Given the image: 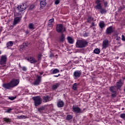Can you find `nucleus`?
Instances as JSON below:
<instances>
[{"label": "nucleus", "instance_id": "obj_27", "mask_svg": "<svg viewBox=\"0 0 125 125\" xmlns=\"http://www.w3.org/2000/svg\"><path fill=\"white\" fill-rule=\"evenodd\" d=\"M6 45L7 48H9V47H11V46L13 45V42H12V41H9L7 42V43H6Z\"/></svg>", "mask_w": 125, "mask_h": 125}, {"label": "nucleus", "instance_id": "obj_44", "mask_svg": "<svg viewBox=\"0 0 125 125\" xmlns=\"http://www.w3.org/2000/svg\"><path fill=\"white\" fill-rule=\"evenodd\" d=\"M122 41H123V42H125V36H124V35H122Z\"/></svg>", "mask_w": 125, "mask_h": 125}, {"label": "nucleus", "instance_id": "obj_21", "mask_svg": "<svg viewBox=\"0 0 125 125\" xmlns=\"http://www.w3.org/2000/svg\"><path fill=\"white\" fill-rule=\"evenodd\" d=\"M54 22V19H52L49 20L48 22V26L49 27H53Z\"/></svg>", "mask_w": 125, "mask_h": 125}, {"label": "nucleus", "instance_id": "obj_14", "mask_svg": "<svg viewBox=\"0 0 125 125\" xmlns=\"http://www.w3.org/2000/svg\"><path fill=\"white\" fill-rule=\"evenodd\" d=\"M103 48H107L108 46H109V41L107 40V39L104 40L103 42Z\"/></svg>", "mask_w": 125, "mask_h": 125}, {"label": "nucleus", "instance_id": "obj_38", "mask_svg": "<svg viewBox=\"0 0 125 125\" xmlns=\"http://www.w3.org/2000/svg\"><path fill=\"white\" fill-rule=\"evenodd\" d=\"M12 110H13V109L9 108L6 111H5V113H8V114H10Z\"/></svg>", "mask_w": 125, "mask_h": 125}, {"label": "nucleus", "instance_id": "obj_10", "mask_svg": "<svg viewBox=\"0 0 125 125\" xmlns=\"http://www.w3.org/2000/svg\"><path fill=\"white\" fill-rule=\"evenodd\" d=\"M27 6L26 3L22 4L21 5L18 6L17 7V9L19 11V12H22V11H24L26 8H27Z\"/></svg>", "mask_w": 125, "mask_h": 125}, {"label": "nucleus", "instance_id": "obj_47", "mask_svg": "<svg viewBox=\"0 0 125 125\" xmlns=\"http://www.w3.org/2000/svg\"><path fill=\"white\" fill-rule=\"evenodd\" d=\"M95 26V24L94 22H92L91 25L90 26V27H94Z\"/></svg>", "mask_w": 125, "mask_h": 125}, {"label": "nucleus", "instance_id": "obj_41", "mask_svg": "<svg viewBox=\"0 0 125 125\" xmlns=\"http://www.w3.org/2000/svg\"><path fill=\"white\" fill-rule=\"evenodd\" d=\"M8 98L10 99V100H14V99H16V97H10V96H9Z\"/></svg>", "mask_w": 125, "mask_h": 125}, {"label": "nucleus", "instance_id": "obj_33", "mask_svg": "<svg viewBox=\"0 0 125 125\" xmlns=\"http://www.w3.org/2000/svg\"><path fill=\"white\" fill-rule=\"evenodd\" d=\"M28 28H29L30 30H34V29H35L34 24L33 23H29L28 25Z\"/></svg>", "mask_w": 125, "mask_h": 125}, {"label": "nucleus", "instance_id": "obj_32", "mask_svg": "<svg viewBox=\"0 0 125 125\" xmlns=\"http://www.w3.org/2000/svg\"><path fill=\"white\" fill-rule=\"evenodd\" d=\"M3 120L6 123H10L11 122V119L7 117L3 118Z\"/></svg>", "mask_w": 125, "mask_h": 125}, {"label": "nucleus", "instance_id": "obj_2", "mask_svg": "<svg viewBox=\"0 0 125 125\" xmlns=\"http://www.w3.org/2000/svg\"><path fill=\"white\" fill-rule=\"evenodd\" d=\"M109 90L110 92H111V97L114 98V97H116V96H117V92L118 90H119V89H118L116 85H113L109 87Z\"/></svg>", "mask_w": 125, "mask_h": 125}, {"label": "nucleus", "instance_id": "obj_9", "mask_svg": "<svg viewBox=\"0 0 125 125\" xmlns=\"http://www.w3.org/2000/svg\"><path fill=\"white\" fill-rule=\"evenodd\" d=\"M7 60V57L6 55H2L0 60V65H5L6 64V61Z\"/></svg>", "mask_w": 125, "mask_h": 125}, {"label": "nucleus", "instance_id": "obj_12", "mask_svg": "<svg viewBox=\"0 0 125 125\" xmlns=\"http://www.w3.org/2000/svg\"><path fill=\"white\" fill-rule=\"evenodd\" d=\"M123 84H124V82L120 79L116 83V85H115V86H116L117 89L121 90L122 86H123Z\"/></svg>", "mask_w": 125, "mask_h": 125}, {"label": "nucleus", "instance_id": "obj_46", "mask_svg": "<svg viewBox=\"0 0 125 125\" xmlns=\"http://www.w3.org/2000/svg\"><path fill=\"white\" fill-rule=\"evenodd\" d=\"M25 33L26 35H28V34H30V31L27 30L26 31H25Z\"/></svg>", "mask_w": 125, "mask_h": 125}, {"label": "nucleus", "instance_id": "obj_29", "mask_svg": "<svg viewBox=\"0 0 125 125\" xmlns=\"http://www.w3.org/2000/svg\"><path fill=\"white\" fill-rule=\"evenodd\" d=\"M78 85H79V84L74 83L72 85V89H73V90H77V89H78Z\"/></svg>", "mask_w": 125, "mask_h": 125}, {"label": "nucleus", "instance_id": "obj_39", "mask_svg": "<svg viewBox=\"0 0 125 125\" xmlns=\"http://www.w3.org/2000/svg\"><path fill=\"white\" fill-rule=\"evenodd\" d=\"M120 118L125 120V113H122L120 114Z\"/></svg>", "mask_w": 125, "mask_h": 125}, {"label": "nucleus", "instance_id": "obj_59", "mask_svg": "<svg viewBox=\"0 0 125 125\" xmlns=\"http://www.w3.org/2000/svg\"><path fill=\"white\" fill-rule=\"evenodd\" d=\"M117 59H119V57H118L117 58Z\"/></svg>", "mask_w": 125, "mask_h": 125}, {"label": "nucleus", "instance_id": "obj_50", "mask_svg": "<svg viewBox=\"0 0 125 125\" xmlns=\"http://www.w3.org/2000/svg\"><path fill=\"white\" fill-rule=\"evenodd\" d=\"M60 76V74H59L58 75H54V77H56V78H58Z\"/></svg>", "mask_w": 125, "mask_h": 125}, {"label": "nucleus", "instance_id": "obj_17", "mask_svg": "<svg viewBox=\"0 0 125 125\" xmlns=\"http://www.w3.org/2000/svg\"><path fill=\"white\" fill-rule=\"evenodd\" d=\"M27 60L28 61H29V62L31 63L35 64V63H37L38 61L36 60V59L34 57H30L27 59Z\"/></svg>", "mask_w": 125, "mask_h": 125}, {"label": "nucleus", "instance_id": "obj_18", "mask_svg": "<svg viewBox=\"0 0 125 125\" xmlns=\"http://www.w3.org/2000/svg\"><path fill=\"white\" fill-rule=\"evenodd\" d=\"M101 2V0H97L96 1V5L95 6V8H100L102 6V3Z\"/></svg>", "mask_w": 125, "mask_h": 125}, {"label": "nucleus", "instance_id": "obj_48", "mask_svg": "<svg viewBox=\"0 0 125 125\" xmlns=\"http://www.w3.org/2000/svg\"><path fill=\"white\" fill-rule=\"evenodd\" d=\"M122 9H124V8L123 7H120L119 9V11H122Z\"/></svg>", "mask_w": 125, "mask_h": 125}, {"label": "nucleus", "instance_id": "obj_6", "mask_svg": "<svg viewBox=\"0 0 125 125\" xmlns=\"http://www.w3.org/2000/svg\"><path fill=\"white\" fill-rule=\"evenodd\" d=\"M82 70H76L73 73V78L75 80L79 79L82 76Z\"/></svg>", "mask_w": 125, "mask_h": 125}, {"label": "nucleus", "instance_id": "obj_43", "mask_svg": "<svg viewBox=\"0 0 125 125\" xmlns=\"http://www.w3.org/2000/svg\"><path fill=\"white\" fill-rule=\"evenodd\" d=\"M55 3L56 4H59V3H60V0H56L55 1Z\"/></svg>", "mask_w": 125, "mask_h": 125}, {"label": "nucleus", "instance_id": "obj_11", "mask_svg": "<svg viewBox=\"0 0 125 125\" xmlns=\"http://www.w3.org/2000/svg\"><path fill=\"white\" fill-rule=\"evenodd\" d=\"M37 79H36L35 82L33 83L34 85H39L40 83H41V82H42V76H37Z\"/></svg>", "mask_w": 125, "mask_h": 125}, {"label": "nucleus", "instance_id": "obj_49", "mask_svg": "<svg viewBox=\"0 0 125 125\" xmlns=\"http://www.w3.org/2000/svg\"><path fill=\"white\" fill-rule=\"evenodd\" d=\"M53 56H54V55L53 54H51L50 55V56H49V57H50V58L53 57Z\"/></svg>", "mask_w": 125, "mask_h": 125}, {"label": "nucleus", "instance_id": "obj_3", "mask_svg": "<svg viewBox=\"0 0 125 125\" xmlns=\"http://www.w3.org/2000/svg\"><path fill=\"white\" fill-rule=\"evenodd\" d=\"M56 31L58 33H64V32H66V27L63 26V24H57Z\"/></svg>", "mask_w": 125, "mask_h": 125}, {"label": "nucleus", "instance_id": "obj_36", "mask_svg": "<svg viewBox=\"0 0 125 125\" xmlns=\"http://www.w3.org/2000/svg\"><path fill=\"white\" fill-rule=\"evenodd\" d=\"M93 51L95 54H99L100 53V50L97 48L95 49Z\"/></svg>", "mask_w": 125, "mask_h": 125}, {"label": "nucleus", "instance_id": "obj_58", "mask_svg": "<svg viewBox=\"0 0 125 125\" xmlns=\"http://www.w3.org/2000/svg\"><path fill=\"white\" fill-rule=\"evenodd\" d=\"M85 36H86V34H84V36L85 37Z\"/></svg>", "mask_w": 125, "mask_h": 125}, {"label": "nucleus", "instance_id": "obj_1", "mask_svg": "<svg viewBox=\"0 0 125 125\" xmlns=\"http://www.w3.org/2000/svg\"><path fill=\"white\" fill-rule=\"evenodd\" d=\"M88 42L84 40H77L76 46L77 48H83L85 47Z\"/></svg>", "mask_w": 125, "mask_h": 125}, {"label": "nucleus", "instance_id": "obj_26", "mask_svg": "<svg viewBox=\"0 0 125 125\" xmlns=\"http://www.w3.org/2000/svg\"><path fill=\"white\" fill-rule=\"evenodd\" d=\"M67 41L69 43H74V39L72 37L69 36L67 37Z\"/></svg>", "mask_w": 125, "mask_h": 125}, {"label": "nucleus", "instance_id": "obj_54", "mask_svg": "<svg viewBox=\"0 0 125 125\" xmlns=\"http://www.w3.org/2000/svg\"><path fill=\"white\" fill-rule=\"evenodd\" d=\"M31 7H32V8H34V5L31 6Z\"/></svg>", "mask_w": 125, "mask_h": 125}, {"label": "nucleus", "instance_id": "obj_52", "mask_svg": "<svg viewBox=\"0 0 125 125\" xmlns=\"http://www.w3.org/2000/svg\"><path fill=\"white\" fill-rule=\"evenodd\" d=\"M40 75H42V74H43V73H42V72H41V73H40Z\"/></svg>", "mask_w": 125, "mask_h": 125}, {"label": "nucleus", "instance_id": "obj_22", "mask_svg": "<svg viewBox=\"0 0 125 125\" xmlns=\"http://www.w3.org/2000/svg\"><path fill=\"white\" fill-rule=\"evenodd\" d=\"M57 106L59 108H62L64 106V102L63 101H59L57 104Z\"/></svg>", "mask_w": 125, "mask_h": 125}, {"label": "nucleus", "instance_id": "obj_13", "mask_svg": "<svg viewBox=\"0 0 125 125\" xmlns=\"http://www.w3.org/2000/svg\"><path fill=\"white\" fill-rule=\"evenodd\" d=\"M113 32L114 30H113V26H112L108 27L105 31V33L106 35H109L110 34H112V33Z\"/></svg>", "mask_w": 125, "mask_h": 125}, {"label": "nucleus", "instance_id": "obj_25", "mask_svg": "<svg viewBox=\"0 0 125 125\" xmlns=\"http://www.w3.org/2000/svg\"><path fill=\"white\" fill-rule=\"evenodd\" d=\"M60 71L59 69L56 68L54 70H50V73L51 74H57L58 73H59Z\"/></svg>", "mask_w": 125, "mask_h": 125}, {"label": "nucleus", "instance_id": "obj_53", "mask_svg": "<svg viewBox=\"0 0 125 125\" xmlns=\"http://www.w3.org/2000/svg\"><path fill=\"white\" fill-rule=\"evenodd\" d=\"M1 31H2V29H1V28H0V32H1Z\"/></svg>", "mask_w": 125, "mask_h": 125}, {"label": "nucleus", "instance_id": "obj_51", "mask_svg": "<svg viewBox=\"0 0 125 125\" xmlns=\"http://www.w3.org/2000/svg\"><path fill=\"white\" fill-rule=\"evenodd\" d=\"M23 118H24V116H21L20 117V119H23Z\"/></svg>", "mask_w": 125, "mask_h": 125}, {"label": "nucleus", "instance_id": "obj_40", "mask_svg": "<svg viewBox=\"0 0 125 125\" xmlns=\"http://www.w3.org/2000/svg\"><path fill=\"white\" fill-rule=\"evenodd\" d=\"M103 1H104V7H107V6H108V1H104V0H103Z\"/></svg>", "mask_w": 125, "mask_h": 125}, {"label": "nucleus", "instance_id": "obj_31", "mask_svg": "<svg viewBox=\"0 0 125 125\" xmlns=\"http://www.w3.org/2000/svg\"><path fill=\"white\" fill-rule=\"evenodd\" d=\"M43 99L45 102H48V101H49V99H50V97L48 96H45L43 97Z\"/></svg>", "mask_w": 125, "mask_h": 125}, {"label": "nucleus", "instance_id": "obj_4", "mask_svg": "<svg viewBox=\"0 0 125 125\" xmlns=\"http://www.w3.org/2000/svg\"><path fill=\"white\" fill-rule=\"evenodd\" d=\"M32 99L34 101V105L36 107L38 106H40V105L42 104V98H41V97L40 96L33 97L32 98Z\"/></svg>", "mask_w": 125, "mask_h": 125}, {"label": "nucleus", "instance_id": "obj_37", "mask_svg": "<svg viewBox=\"0 0 125 125\" xmlns=\"http://www.w3.org/2000/svg\"><path fill=\"white\" fill-rule=\"evenodd\" d=\"M42 54H39L37 57L38 61H41L42 60Z\"/></svg>", "mask_w": 125, "mask_h": 125}, {"label": "nucleus", "instance_id": "obj_15", "mask_svg": "<svg viewBox=\"0 0 125 125\" xmlns=\"http://www.w3.org/2000/svg\"><path fill=\"white\" fill-rule=\"evenodd\" d=\"M96 9L97 10H100L101 14H106V13H107V10L105 8H102V6H101V8H96Z\"/></svg>", "mask_w": 125, "mask_h": 125}, {"label": "nucleus", "instance_id": "obj_20", "mask_svg": "<svg viewBox=\"0 0 125 125\" xmlns=\"http://www.w3.org/2000/svg\"><path fill=\"white\" fill-rule=\"evenodd\" d=\"M60 85V83H56L52 85V89H53V90H56V89L58 88V87H59Z\"/></svg>", "mask_w": 125, "mask_h": 125}, {"label": "nucleus", "instance_id": "obj_19", "mask_svg": "<svg viewBox=\"0 0 125 125\" xmlns=\"http://www.w3.org/2000/svg\"><path fill=\"white\" fill-rule=\"evenodd\" d=\"M40 4L41 7H44L46 5V0H40Z\"/></svg>", "mask_w": 125, "mask_h": 125}, {"label": "nucleus", "instance_id": "obj_7", "mask_svg": "<svg viewBox=\"0 0 125 125\" xmlns=\"http://www.w3.org/2000/svg\"><path fill=\"white\" fill-rule=\"evenodd\" d=\"M2 86L4 88L5 90H10L12 88L10 82L3 83Z\"/></svg>", "mask_w": 125, "mask_h": 125}, {"label": "nucleus", "instance_id": "obj_34", "mask_svg": "<svg viewBox=\"0 0 125 125\" xmlns=\"http://www.w3.org/2000/svg\"><path fill=\"white\" fill-rule=\"evenodd\" d=\"M45 109V107L42 106L38 108V110L39 112H40V113H42V111H44Z\"/></svg>", "mask_w": 125, "mask_h": 125}, {"label": "nucleus", "instance_id": "obj_8", "mask_svg": "<svg viewBox=\"0 0 125 125\" xmlns=\"http://www.w3.org/2000/svg\"><path fill=\"white\" fill-rule=\"evenodd\" d=\"M72 109H73V112L74 113H77L79 114L80 113L83 112V110H82V109H81V108H80L78 106H76L75 105H73L72 107Z\"/></svg>", "mask_w": 125, "mask_h": 125}, {"label": "nucleus", "instance_id": "obj_57", "mask_svg": "<svg viewBox=\"0 0 125 125\" xmlns=\"http://www.w3.org/2000/svg\"><path fill=\"white\" fill-rule=\"evenodd\" d=\"M123 80H125V77H124V78H123Z\"/></svg>", "mask_w": 125, "mask_h": 125}, {"label": "nucleus", "instance_id": "obj_16", "mask_svg": "<svg viewBox=\"0 0 125 125\" xmlns=\"http://www.w3.org/2000/svg\"><path fill=\"white\" fill-rule=\"evenodd\" d=\"M20 21H21V18L17 17L15 18V19L14 20L13 23L14 26H16V25H17V24L20 23Z\"/></svg>", "mask_w": 125, "mask_h": 125}, {"label": "nucleus", "instance_id": "obj_30", "mask_svg": "<svg viewBox=\"0 0 125 125\" xmlns=\"http://www.w3.org/2000/svg\"><path fill=\"white\" fill-rule=\"evenodd\" d=\"M93 21V18L91 16H88L87 19V23H91V21Z\"/></svg>", "mask_w": 125, "mask_h": 125}, {"label": "nucleus", "instance_id": "obj_42", "mask_svg": "<svg viewBox=\"0 0 125 125\" xmlns=\"http://www.w3.org/2000/svg\"><path fill=\"white\" fill-rule=\"evenodd\" d=\"M22 71H23L24 72H26V71H27V67L26 66H23L22 67Z\"/></svg>", "mask_w": 125, "mask_h": 125}, {"label": "nucleus", "instance_id": "obj_23", "mask_svg": "<svg viewBox=\"0 0 125 125\" xmlns=\"http://www.w3.org/2000/svg\"><path fill=\"white\" fill-rule=\"evenodd\" d=\"M28 43H23L22 44V45L21 46V49H22V50H25V48H27V47L28 46Z\"/></svg>", "mask_w": 125, "mask_h": 125}, {"label": "nucleus", "instance_id": "obj_35", "mask_svg": "<svg viewBox=\"0 0 125 125\" xmlns=\"http://www.w3.org/2000/svg\"><path fill=\"white\" fill-rule=\"evenodd\" d=\"M73 119V115H67L66 116V121H71Z\"/></svg>", "mask_w": 125, "mask_h": 125}, {"label": "nucleus", "instance_id": "obj_56", "mask_svg": "<svg viewBox=\"0 0 125 125\" xmlns=\"http://www.w3.org/2000/svg\"><path fill=\"white\" fill-rule=\"evenodd\" d=\"M84 110H85V108L83 109V112L84 111Z\"/></svg>", "mask_w": 125, "mask_h": 125}, {"label": "nucleus", "instance_id": "obj_55", "mask_svg": "<svg viewBox=\"0 0 125 125\" xmlns=\"http://www.w3.org/2000/svg\"><path fill=\"white\" fill-rule=\"evenodd\" d=\"M1 54V51L0 50V55Z\"/></svg>", "mask_w": 125, "mask_h": 125}, {"label": "nucleus", "instance_id": "obj_5", "mask_svg": "<svg viewBox=\"0 0 125 125\" xmlns=\"http://www.w3.org/2000/svg\"><path fill=\"white\" fill-rule=\"evenodd\" d=\"M20 81L18 79H13L10 82V83L11 84V86H12V88L13 87H15V86H17L18 84H19Z\"/></svg>", "mask_w": 125, "mask_h": 125}, {"label": "nucleus", "instance_id": "obj_28", "mask_svg": "<svg viewBox=\"0 0 125 125\" xmlns=\"http://www.w3.org/2000/svg\"><path fill=\"white\" fill-rule=\"evenodd\" d=\"M60 42H64L65 40V35L63 34V33H62V35L61 37H60Z\"/></svg>", "mask_w": 125, "mask_h": 125}, {"label": "nucleus", "instance_id": "obj_24", "mask_svg": "<svg viewBox=\"0 0 125 125\" xmlns=\"http://www.w3.org/2000/svg\"><path fill=\"white\" fill-rule=\"evenodd\" d=\"M99 25L101 29H103V28L106 26V24H105V23H104V21H101L99 23Z\"/></svg>", "mask_w": 125, "mask_h": 125}, {"label": "nucleus", "instance_id": "obj_45", "mask_svg": "<svg viewBox=\"0 0 125 125\" xmlns=\"http://www.w3.org/2000/svg\"><path fill=\"white\" fill-rule=\"evenodd\" d=\"M115 39H116V41H120V39H121V37L117 36L115 38Z\"/></svg>", "mask_w": 125, "mask_h": 125}]
</instances>
